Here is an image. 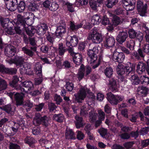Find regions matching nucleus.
<instances>
[{
  "label": "nucleus",
  "instance_id": "603ef678",
  "mask_svg": "<svg viewBox=\"0 0 149 149\" xmlns=\"http://www.w3.org/2000/svg\"><path fill=\"white\" fill-rule=\"evenodd\" d=\"M84 73L83 71V69L80 67L79 69L78 72L76 75L77 77L78 78V79L80 81L82 79L84 76Z\"/></svg>",
  "mask_w": 149,
  "mask_h": 149
},
{
  "label": "nucleus",
  "instance_id": "a19ab883",
  "mask_svg": "<svg viewBox=\"0 0 149 149\" xmlns=\"http://www.w3.org/2000/svg\"><path fill=\"white\" fill-rule=\"evenodd\" d=\"M82 25L83 24L81 23L75 24L73 22H71L70 25V28L72 31L77 30L82 27Z\"/></svg>",
  "mask_w": 149,
  "mask_h": 149
},
{
  "label": "nucleus",
  "instance_id": "49530a36",
  "mask_svg": "<svg viewBox=\"0 0 149 149\" xmlns=\"http://www.w3.org/2000/svg\"><path fill=\"white\" fill-rule=\"evenodd\" d=\"M137 32L133 29H129L128 31L129 37L131 39L135 38Z\"/></svg>",
  "mask_w": 149,
  "mask_h": 149
},
{
  "label": "nucleus",
  "instance_id": "b1692460",
  "mask_svg": "<svg viewBox=\"0 0 149 149\" xmlns=\"http://www.w3.org/2000/svg\"><path fill=\"white\" fill-rule=\"evenodd\" d=\"M72 57L73 61L75 64V67L81 65L82 60V56L81 54L79 53H76Z\"/></svg>",
  "mask_w": 149,
  "mask_h": 149
},
{
  "label": "nucleus",
  "instance_id": "9b49d317",
  "mask_svg": "<svg viewBox=\"0 0 149 149\" xmlns=\"http://www.w3.org/2000/svg\"><path fill=\"white\" fill-rule=\"evenodd\" d=\"M78 38L76 36H68L66 38V44L67 47L76 46L78 42Z\"/></svg>",
  "mask_w": 149,
  "mask_h": 149
},
{
  "label": "nucleus",
  "instance_id": "de8ad7c7",
  "mask_svg": "<svg viewBox=\"0 0 149 149\" xmlns=\"http://www.w3.org/2000/svg\"><path fill=\"white\" fill-rule=\"evenodd\" d=\"M118 1V0H108L106 4L108 8H111L116 4Z\"/></svg>",
  "mask_w": 149,
  "mask_h": 149
},
{
  "label": "nucleus",
  "instance_id": "c03bdc74",
  "mask_svg": "<svg viewBox=\"0 0 149 149\" xmlns=\"http://www.w3.org/2000/svg\"><path fill=\"white\" fill-rule=\"evenodd\" d=\"M88 110L89 109L87 108L85 106L83 105L81 108L80 114L81 116L86 117L88 115Z\"/></svg>",
  "mask_w": 149,
  "mask_h": 149
},
{
  "label": "nucleus",
  "instance_id": "7c9ffc66",
  "mask_svg": "<svg viewBox=\"0 0 149 149\" xmlns=\"http://www.w3.org/2000/svg\"><path fill=\"white\" fill-rule=\"evenodd\" d=\"M0 109L5 111L10 116H12L14 114V112L12 110V107L10 104H8L3 107H0Z\"/></svg>",
  "mask_w": 149,
  "mask_h": 149
},
{
  "label": "nucleus",
  "instance_id": "6e6552de",
  "mask_svg": "<svg viewBox=\"0 0 149 149\" xmlns=\"http://www.w3.org/2000/svg\"><path fill=\"white\" fill-rule=\"evenodd\" d=\"M87 88L85 87H82L79 89L78 93L74 95L76 100L78 103H81L86 97Z\"/></svg>",
  "mask_w": 149,
  "mask_h": 149
},
{
  "label": "nucleus",
  "instance_id": "cd10ccee",
  "mask_svg": "<svg viewBox=\"0 0 149 149\" xmlns=\"http://www.w3.org/2000/svg\"><path fill=\"white\" fill-rule=\"evenodd\" d=\"M122 22L121 18L118 16L115 15L112 17V24L113 26H116Z\"/></svg>",
  "mask_w": 149,
  "mask_h": 149
},
{
  "label": "nucleus",
  "instance_id": "a18cd8bd",
  "mask_svg": "<svg viewBox=\"0 0 149 149\" xmlns=\"http://www.w3.org/2000/svg\"><path fill=\"white\" fill-rule=\"evenodd\" d=\"M38 6L35 3H30L28 6V8L29 11H34L37 10L38 8Z\"/></svg>",
  "mask_w": 149,
  "mask_h": 149
},
{
  "label": "nucleus",
  "instance_id": "052dcab7",
  "mask_svg": "<svg viewBox=\"0 0 149 149\" xmlns=\"http://www.w3.org/2000/svg\"><path fill=\"white\" fill-rule=\"evenodd\" d=\"M65 86L67 90L69 91H72L74 87L73 83L69 82H66Z\"/></svg>",
  "mask_w": 149,
  "mask_h": 149
},
{
  "label": "nucleus",
  "instance_id": "09e8293b",
  "mask_svg": "<svg viewBox=\"0 0 149 149\" xmlns=\"http://www.w3.org/2000/svg\"><path fill=\"white\" fill-rule=\"evenodd\" d=\"M23 126H24L23 124H20L18 123L14 122V125L12 127V130L15 133L17 132L20 126L22 127Z\"/></svg>",
  "mask_w": 149,
  "mask_h": 149
},
{
  "label": "nucleus",
  "instance_id": "f03ea898",
  "mask_svg": "<svg viewBox=\"0 0 149 149\" xmlns=\"http://www.w3.org/2000/svg\"><path fill=\"white\" fill-rule=\"evenodd\" d=\"M99 52L97 46L95 45L93 43L89 44L87 54L88 56L87 60L90 64H92L96 62L97 59V54Z\"/></svg>",
  "mask_w": 149,
  "mask_h": 149
},
{
  "label": "nucleus",
  "instance_id": "f8f14e48",
  "mask_svg": "<svg viewBox=\"0 0 149 149\" xmlns=\"http://www.w3.org/2000/svg\"><path fill=\"white\" fill-rule=\"evenodd\" d=\"M26 18L20 14H18L17 17V18L14 19L13 22V24L16 25L20 26L26 27Z\"/></svg>",
  "mask_w": 149,
  "mask_h": 149
},
{
  "label": "nucleus",
  "instance_id": "bf43d9fd",
  "mask_svg": "<svg viewBox=\"0 0 149 149\" xmlns=\"http://www.w3.org/2000/svg\"><path fill=\"white\" fill-rule=\"evenodd\" d=\"M4 31L9 35H13L15 34V31L11 26L7 29H4Z\"/></svg>",
  "mask_w": 149,
  "mask_h": 149
},
{
  "label": "nucleus",
  "instance_id": "e433bc0d",
  "mask_svg": "<svg viewBox=\"0 0 149 149\" xmlns=\"http://www.w3.org/2000/svg\"><path fill=\"white\" fill-rule=\"evenodd\" d=\"M46 38L47 40L50 43V45H51V46L50 48L52 47V45L53 44L54 40V39L53 38L54 34L48 32L46 34Z\"/></svg>",
  "mask_w": 149,
  "mask_h": 149
},
{
  "label": "nucleus",
  "instance_id": "0e129e2a",
  "mask_svg": "<svg viewBox=\"0 0 149 149\" xmlns=\"http://www.w3.org/2000/svg\"><path fill=\"white\" fill-rule=\"evenodd\" d=\"M19 81V77L17 76H14L13 77L12 81L9 82V84L10 86L15 85V84H17Z\"/></svg>",
  "mask_w": 149,
  "mask_h": 149
},
{
  "label": "nucleus",
  "instance_id": "a211bd4d",
  "mask_svg": "<svg viewBox=\"0 0 149 149\" xmlns=\"http://www.w3.org/2000/svg\"><path fill=\"white\" fill-rule=\"evenodd\" d=\"M108 85L110 86V89L113 92L118 91V83L117 79L114 78H112L109 80Z\"/></svg>",
  "mask_w": 149,
  "mask_h": 149
},
{
  "label": "nucleus",
  "instance_id": "ea45409f",
  "mask_svg": "<svg viewBox=\"0 0 149 149\" xmlns=\"http://www.w3.org/2000/svg\"><path fill=\"white\" fill-rule=\"evenodd\" d=\"M23 106L26 109V111H28L33 106V103L30 100H28L26 101L25 103L23 104Z\"/></svg>",
  "mask_w": 149,
  "mask_h": 149
},
{
  "label": "nucleus",
  "instance_id": "c9c22d12",
  "mask_svg": "<svg viewBox=\"0 0 149 149\" xmlns=\"http://www.w3.org/2000/svg\"><path fill=\"white\" fill-rule=\"evenodd\" d=\"M89 119L90 121L91 122H94L97 118V113H95L93 109L91 110L89 112Z\"/></svg>",
  "mask_w": 149,
  "mask_h": 149
},
{
  "label": "nucleus",
  "instance_id": "4468645a",
  "mask_svg": "<svg viewBox=\"0 0 149 149\" xmlns=\"http://www.w3.org/2000/svg\"><path fill=\"white\" fill-rule=\"evenodd\" d=\"M21 85L23 87L22 89L25 93H28L33 89V84L32 82L29 81L22 82H21Z\"/></svg>",
  "mask_w": 149,
  "mask_h": 149
},
{
  "label": "nucleus",
  "instance_id": "6e6d98bb",
  "mask_svg": "<svg viewBox=\"0 0 149 149\" xmlns=\"http://www.w3.org/2000/svg\"><path fill=\"white\" fill-rule=\"evenodd\" d=\"M54 101L56 102V103L58 105L60 104L63 101V100L59 95L55 94L54 97Z\"/></svg>",
  "mask_w": 149,
  "mask_h": 149
},
{
  "label": "nucleus",
  "instance_id": "79ce46f5",
  "mask_svg": "<svg viewBox=\"0 0 149 149\" xmlns=\"http://www.w3.org/2000/svg\"><path fill=\"white\" fill-rule=\"evenodd\" d=\"M81 68L83 69V71L84 73H86V76H87L90 74L92 71L91 68L89 66H86L84 67L83 64H81L80 66Z\"/></svg>",
  "mask_w": 149,
  "mask_h": 149
},
{
  "label": "nucleus",
  "instance_id": "680f3d73",
  "mask_svg": "<svg viewBox=\"0 0 149 149\" xmlns=\"http://www.w3.org/2000/svg\"><path fill=\"white\" fill-rule=\"evenodd\" d=\"M140 80L141 84H145L146 85H148L149 78L145 76H142L140 77Z\"/></svg>",
  "mask_w": 149,
  "mask_h": 149
},
{
  "label": "nucleus",
  "instance_id": "72a5a7b5",
  "mask_svg": "<svg viewBox=\"0 0 149 149\" xmlns=\"http://www.w3.org/2000/svg\"><path fill=\"white\" fill-rule=\"evenodd\" d=\"M116 71L118 74L122 75L125 74V66L121 64H119L117 67Z\"/></svg>",
  "mask_w": 149,
  "mask_h": 149
},
{
  "label": "nucleus",
  "instance_id": "2eb2a0df",
  "mask_svg": "<svg viewBox=\"0 0 149 149\" xmlns=\"http://www.w3.org/2000/svg\"><path fill=\"white\" fill-rule=\"evenodd\" d=\"M64 25H59L57 27L55 32L56 35L58 37L61 38L66 32V26L65 22H63Z\"/></svg>",
  "mask_w": 149,
  "mask_h": 149
},
{
  "label": "nucleus",
  "instance_id": "9d476101",
  "mask_svg": "<svg viewBox=\"0 0 149 149\" xmlns=\"http://www.w3.org/2000/svg\"><path fill=\"white\" fill-rule=\"evenodd\" d=\"M124 52H114L112 56V60L115 62H117L120 64L122 63L125 58Z\"/></svg>",
  "mask_w": 149,
  "mask_h": 149
},
{
  "label": "nucleus",
  "instance_id": "f257e3e1",
  "mask_svg": "<svg viewBox=\"0 0 149 149\" xmlns=\"http://www.w3.org/2000/svg\"><path fill=\"white\" fill-rule=\"evenodd\" d=\"M104 36L101 33L98 32L97 28H94L88 33L87 39L91 40L93 43L98 44L102 42Z\"/></svg>",
  "mask_w": 149,
  "mask_h": 149
},
{
  "label": "nucleus",
  "instance_id": "5fc2aeb1",
  "mask_svg": "<svg viewBox=\"0 0 149 149\" xmlns=\"http://www.w3.org/2000/svg\"><path fill=\"white\" fill-rule=\"evenodd\" d=\"M7 87L6 81L0 77V90L5 89Z\"/></svg>",
  "mask_w": 149,
  "mask_h": 149
},
{
  "label": "nucleus",
  "instance_id": "39448f33",
  "mask_svg": "<svg viewBox=\"0 0 149 149\" xmlns=\"http://www.w3.org/2000/svg\"><path fill=\"white\" fill-rule=\"evenodd\" d=\"M126 47L122 46L121 47V50L126 55H130L131 52L130 51H133L134 49L135 42L132 39L127 40L125 43Z\"/></svg>",
  "mask_w": 149,
  "mask_h": 149
},
{
  "label": "nucleus",
  "instance_id": "37998d69",
  "mask_svg": "<svg viewBox=\"0 0 149 149\" xmlns=\"http://www.w3.org/2000/svg\"><path fill=\"white\" fill-rule=\"evenodd\" d=\"M24 29L25 30L27 34L31 37L33 36L35 32V30L31 26H28L27 28L26 27Z\"/></svg>",
  "mask_w": 149,
  "mask_h": 149
},
{
  "label": "nucleus",
  "instance_id": "6ab92c4d",
  "mask_svg": "<svg viewBox=\"0 0 149 149\" xmlns=\"http://www.w3.org/2000/svg\"><path fill=\"white\" fill-rule=\"evenodd\" d=\"M19 71L21 74H26L29 75H31L33 73V71L30 70V65L27 63H24L23 66H21Z\"/></svg>",
  "mask_w": 149,
  "mask_h": 149
},
{
  "label": "nucleus",
  "instance_id": "13d9d810",
  "mask_svg": "<svg viewBox=\"0 0 149 149\" xmlns=\"http://www.w3.org/2000/svg\"><path fill=\"white\" fill-rule=\"evenodd\" d=\"M100 135L103 137L105 138L107 136V130L104 128H102L98 130Z\"/></svg>",
  "mask_w": 149,
  "mask_h": 149
},
{
  "label": "nucleus",
  "instance_id": "2f4dec72",
  "mask_svg": "<svg viewBox=\"0 0 149 149\" xmlns=\"http://www.w3.org/2000/svg\"><path fill=\"white\" fill-rule=\"evenodd\" d=\"M101 21V19L100 16L98 14H96L92 17L91 21V24L93 25L99 24Z\"/></svg>",
  "mask_w": 149,
  "mask_h": 149
},
{
  "label": "nucleus",
  "instance_id": "412c9836",
  "mask_svg": "<svg viewBox=\"0 0 149 149\" xmlns=\"http://www.w3.org/2000/svg\"><path fill=\"white\" fill-rule=\"evenodd\" d=\"M0 21L4 30V29H7L12 26L13 25H14L13 21H10L8 18L1 19Z\"/></svg>",
  "mask_w": 149,
  "mask_h": 149
},
{
  "label": "nucleus",
  "instance_id": "dca6fc26",
  "mask_svg": "<svg viewBox=\"0 0 149 149\" xmlns=\"http://www.w3.org/2000/svg\"><path fill=\"white\" fill-rule=\"evenodd\" d=\"M128 37L127 33L125 31L119 32L116 38V40L120 44H122Z\"/></svg>",
  "mask_w": 149,
  "mask_h": 149
},
{
  "label": "nucleus",
  "instance_id": "aec40b11",
  "mask_svg": "<svg viewBox=\"0 0 149 149\" xmlns=\"http://www.w3.org/2000/svg\"><path fill=\"white\" fill-rule=\"evenodd\" d=\"M146 65L143 62H139L136 66V72L139 74H142L145 72L147 69Z\"/></svg>",
  "mask_w": 149,
  "mask_h": 149
},
{
  "label": "nucleus",
  "instance_id": "7ed1b4c3",
  "mask_svg": "<svg viewBox=\"0 0 149 149\" xmlns=\"http://www.w3.org/2000/svg\"><path fill=\"white\" fill-rule=\"evenodd\" d=\"M29 42L32 46L29 47V48L26 46L23 47L22 48V50L24 54L29 57L33 58L35 55V52L37 51V47L36 46V43L35 38L29 37Z\"/></svg>",
  "mask_w": 149,
  "mask_h": 149
},
{
  "label": "nucleus",
  "instance_id": "1a4fd4ad",
  "mask_svg": "<svg viewBox=\"0 0 149 149\" xmlns=\"http://www.w3.org/2000/svg\"><path fill=\"white\" fill-rule=\"evenodd\" d=\"M147 5L144 4L142 1H139L137 2V8L140 15L143 16L145 15L146 13Z\"/></svg>",
  "mask_w": 149,
  "mask_h": 149
},
{
  "label": "nucleus",
  "instance_id": "473e14b6",
  "mask_svg": "<svg viewBox=\"0 0 149 149\" xmlns=\"http://www.w3.org/2000/svg\"><path fill=\"white\" fill-rule=\"evenodd\" d=\"M113 73V69L111 67L106 68L104 71V73L105 75L108 78H110L111 77Z\"/></svg>",
  "mask_w": 149,
  "mask_h": 149
},
{
  "label": "nucleus",
  "instance_id": "c85d7f7f",
  "mask_svg": "<svg viewBox=\"0 0 149 149\" xmlns=\"http://www.w3.org/2000/svg\"><path fill=\"white\" fill-rule=\"evenodd\" d=\"M36 74L38 76L40 77L42 76V66L41 64L39 62L36 63L34 68Z\"/></svg>",
  "mask_w": 149,
  "mask_h": 149
},
{
  "label": "nucleus",
  "instance_id": "bb28decb",
  "mask_svg": "<svg viewBox=\"0 0 149 149\" xmlns=\"http://www.w3.org/2000/svg\"><path fill=\"white\" fill-rule=\"evenodd\" d=\"M65 137L67 139H74L75 138V136L74 132L72 129L67 128L66 130Z\"/></svg>",
  "mask_w": 149,
  "mask_h": 149
},
{
  "label": "nucleus",
  "instance_id": "4d7b16f0",
  "mask_svg": "<svg viewBox=\"0 0 149 149\" xmlns=\"http://www.w3.org/2000/svg\"><path fill=\"white\" fill-rule=\"evenodd\" d=\"M98 115V119L101 120H104L105 114L104 112L102 110H99L97 111Z\"/></svg>",
  "mask_w": 149,
  "mask_h": 149
},
{
  "label": "nucleus",
  "instance_id": "0eeeda50",
  "mask_svg": "<svg viewBox=\"0 0 149 149\" xmlns=\"http://www.w3.org/2000/svg\"><path fill=\"white\" fill-rule=\"evenodd\" d=\"M8 94L12 100L15 99L16 101L17 106H20L23 104V93L14 92L8 93Z\"/></svg>",
  "mask_w": 149,
  "mask_h": 149
},
{
  "label": "nucleus",
  "instance_id": "58836bf2",
  "mask_svg": "<svg viewBox=\"0 0 149 149\" xmlns=\"http://www.w3.org/2000/svg\"><path fill=\"white\" fill-rule=\"evenodd\" d=\"M24 141L26 143L28 144L30 146L32 147L33 145L35 143L36 141L32 137L26 136L24 139Z\"/></svg>",
  "mask_w": 149,
  "mask_h": 149
},
{
  "label": "nucleus",
  "instance_id": "a878e982",
  "mask_svg": "<svg viewBox=\"0 0 149 149\" xmlns=\"http://www.w3.org/2000/svg\"><path fill=\"white\" fill-rule=\"evenodd\" d=\"M24 61V58L22 56H15L14 57V64L17 66H21Z\"/></svg>",
  "mask_w": 149,
  "mask_h": 149
},
{
  "label": "nucleus",
  "instance_id": "c756f323",
  "mask_svg": "<svg viewBox=\"0 0 149 149\" xmlns=\"http://www.w3.org/2000/svg\"><path fill=\"white\" fill-rule=\"evenodd\" d=\"M64 118V116L63 114L62 113L55 114L53 115L52 117L53 120L60 123L63 122Z\"/></svg>",
  "mask_w": 149,
  "mask_h": 149
},
{
  "label": "nucleus",
  "instance_id": "4be33fe9",
  "mask_svg": "<svg viewBox=\"0 0 149 149\" xmlns=\"http://www.w3.org/2000/svg\"><path fill=\"white\" fill-rule=\"evenodd\" d=\"M74 118L75 120L74 122L76 128L79 129L80 128H82L84 126L85 124L82 117L76 115L75 116Z\"/></svg>",
  "mask_w": 149,
  "mask_h": 149
},
{
  "label": "nucleus",
  "instance_id": "f704fd0d",
  "mask_svg": "<svg viewBox=\"0 0 149 149\" xmlns=\"http://www.w3.org/2000/svg\"><path fill=\"white\" fill-rule=\"evenodd\" d=\"M58 54L60 56H62L64 55L65 53L67 51V49L64 46L62 43L58 44Z\"/></svg>",
  "mask_w": 149,
  "mask_h": 149
},
{
  "label": "nucleus",
  "instance_id": "f3484780",
  "mask_svg": "<svg viewBox=\"0 0 149 149\" xmlns=\"http://www.w3.org/2000/svg\"><path fill=\"white\" fill-rule=\"evenodd\" d=\"M115 38L112 36H107L104 42V46L107 48L112 47L115 44Z\"/></svg>",
  "mask_w": 149,
  "mask_h": 149
},
{
  "label": "nucleus",
  "instance_id": "e2e57ef3",
  "mask_svg": "<svg viewBox=\"0 0 149 149\" xmlns=\"http://www.w3.org/2000/svg\"><path fill=\"white\" fill-rule=\"evenodd\" d=\"M97 2L94 0H90L89 1V4L91 8L93 10H95L97 9Z\"/></svg>",
  "mask_w": 149,
  "mask_h": 149
},
{
  "label": "nucleus",
  "instance_id": "4c0bfd02",
  "mask_svg": "<svg viewBox=\"0 0 149 149\" xmlns=\"http://www.w3.org/2000/svg\"><path fill=\"white\" fill-rule=\"evenodd\" d=\"M26 4L25 2L23 1H20L19 3L17 5V8L18 12L19 13L23 12L25 9Z\"/></svg>",
  "mask_w": 149,
  "mask_h": 149
},
{
  "label": "nucleus",
  "instance_id": "8fccbe9b",
  "mask_svg": "<svg viewBox=\"0 0 149 149\" xmlns=\"http://www.w3.org/2000/svg\"><path fill=\"white\" fill-rule=\"evenodd\" d=\"M26 27L20 26H14V30L16 33L19 35H21L22 33V30L24 29Z\"/></svg>",
  "mask_w": 149,
  "mask_h": 149
},
{
  "label": "nucleus",
  "instance_id": "69168bd1",
  "mask_svg": "<svg viewBox=\"0 0 149 149\" xmlns=\"http://www.w3.org/2000/svg\"><path fill=\"white\" fill-rule=\"evenodd\" d=\"M58 6L57 3L53 2L51 4V6L49 7V9L52 11H55L57 10Z\"/></svg>",
  "mask_w": 149,
  "mask_h": 149
},
{
  "label": "nucleus",
  "instance_id": "20e7f679",
  "mask_svg": "<svg viewBox=\"0 0 149 149\" xmlns=\"http://www.w3.org/2000/svg\"><path fill=\"white\" fill-rule=\"evenodd\" d=\"M50 119L46 115L42 116L39 113H36L35 117L33 120V124L35 126H38L42 124L43 125L47 127L49 124Z\"/></svg>",
  "mask_w": 149,
  "mask_h": 149
},
{
  "label": "nucleus",
  "instance_id": "3c124183",
  "mask_svg": "<svg viewBox=\"0 0 149 149\" xmlns=\"http://www.w3.org/2000/svg\"><path fill=\"white\" fill-rule=\"evenodd\" d=\"M148 91V89L146 87L143 86H139L137 90L138 92H139L140 93L144 94H146Z\"/></svg>",
  "mask_w": 149,
  "mask_h": 149
},
{
  "label": "nucleus",
  "instance_id": "864d4df0",
  "mask_svg": "<svg viewBox=\"0 0 149 149\" xmlns=\"http://www.w3.org/2000/svg\"><path fill=\"white\" fill-rule=\"evenodd\" d=\"M48 109L50 112H53L54 110H56L57 107L55 104L52 102H49L48 104Z\"/></svg>",
  "mask_w": 149,
  "mask_h": 149
},
{
  "label": "nucleus",
  "instance_id": "338daca9",
  "mask_svg": "<svg viewBox=\"0 0 149 149\" xmlns=\"http://www.w3.org/2000/svg\"><path fill=\"white\" fill-rule=\"evenodd\" d=\"M135 3L131 4L127 6H123L127 11H130L133 10L134 8Z\"/></svg>",
  "mask_w": 149,
  "mask_h": 149
},
{
  "label": "nucleus",
  "instance_id": "393cba45",
  "mask_svg": "<svg viewBox=\"0 0 149 149\" xmlns=\"http://www.w3.org/2000/svg\"><path fill=\"white\" fill-rule=\"evenodd\" d=\"M125 70L126 74L128 75L131 74V73L133 72L135 68V65L134 64H131L130 63L129 65L125 66Z\"/></svg>",
  "mask_w": 149,
  "mask_h": 149
},
{
  "label": "nucleus",
  "instance_id": "423d86ee",
  "mask_svg": "<svg viewBox=\"0 0 149 149\" xmlns=\"http://www.w3.org/2000/svg\"><path fill=\"white\" fill-rule=\"evenodd\" d=\"M107 98L112 105H116L124 99V97L118 95H115L111 92L107 93Z\"/></svg>",
  "mask_w": 149,
  "mask_h": 149
},
{
  "label": "nucleus",
  "instance_id": "ddd939ff",
  "mask_svg": "<svg viewBox=\"0 0 149 149\" xmlns=\"http://www.w3.org/2000/svg\"><path fill=\"white\" fill-rule=\"evenodd\" d=\"M7 8L11 11L16 10L17 8V0H7L6 1Z\"/></svg>",
  "mask_w": 149,
  "mask_h": 149
},
{
  "label": "nucleus",
  "instance_id": "774afa93",
  "mask_svg": "<svg viewBox=\"0 0 149 149\" xmlns=\"http://www.w3.org/2000/svg\"><path fill=\"white\" fill-rule=\"evenodd\" d=\"M9 149H20V147L16 143H10L9 145Z\"/></svg>",
  "mask_w": 149,
  "mask_h": 149
},
{
  "label": "nucleus",
  "instance_id": "5701e85b",
  "mask_svg": "<svg viewBox=\"0 0 149 149\" xmlns=\"http://www.w3.org/2000/svg\"><path fill=\"white\" fill-rule=\"evenodd\" d=\"M16 53L15 48L12 47L7 45L5 47L4 53L5 55L8 57L14 56Z\"/></svg>",
  "mask_w": 149,
  "mask_h": 149
}]
</instances>
